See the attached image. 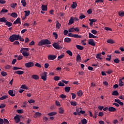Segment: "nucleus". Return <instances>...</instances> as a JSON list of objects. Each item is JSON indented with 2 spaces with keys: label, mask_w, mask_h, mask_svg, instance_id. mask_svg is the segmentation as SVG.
I'll return each instance as SVG.
<instances>
[{
  "label": "nucleus",
  "mask_w": 124,
  "mask_h": 124,
  "mask_svg": "<svg viewBox=\"0 0 124 124\" xmlns=\"http://www.w3.org/2000/svg\"><path fill=\"white\" fill-rule=\"evenodd\" d=\"M21 3L23 7H25V6L27 5V2H26V0H21Z\"/></svg>",
  "instance_id": "nucleus-27"
},
{
  "label": "nucleus",
  "mask_w": 124,
  "mask_h": 124,
  "mask_svg": "<svg viewBox=\"0 0 124 124\" xmlns=\"http://www.w3.org/2000/svg\"><path fill=\"white\" fill-rule=\"evenodd\" d=\"M55 104L57 106H58L59 107H61V104H60V102L58 101H56Z\"/></svg>",
  "instance_id": "nucleus-57"
},
{
  "label": "nucleus",
  "mask_w": 124,
  "mask_h": 124,
  "mask_svg": "<svg viewBox=\"0 0 124 124\" xmlns=\"http://www.w3.org/2000/svg\"><path fill=\"white\" fill-rule=\"evenodd\" d=\"M55 115H57L56 112H51L50 113H48V116H55Z\"/></svg>",
  "instance_id": "nucleus-37"
},
{
  "label": "nucleus",
  "mask_w": 124,
  "mask_h": 124,
  "mask_svg": "<svg viewBox=\"0 0 124 124\" xmlns=\"http://www.w3.org/2000/svg\"><path fill=\"white\" fill-rule=\"evenodd\" d=\"M8 93L11 96H15V94L13 93V91L12 90H9L8 91Z\"/></svg>",
  "instance_id": "nucleus-23"
},
{
  "label": "nucleus",
  "mask_w": 124,
  "mask_h": 124,
  "mask_svg": "<svg viewBox=\"0 0 124 124\" xmlns=\"http://www.w3.org/2000/svg\"><path fill=\"white\" fill-rule=\"evenodd\" d=\"M62 25H61V23L59 22L58 20L56 21V29H58L59 30V29H61Z\"/></svg>",
  "instance_id": "nucleus-14"
},
{
  "label": "nucleus",
  "mask_w": 124,
  "mask_h": 124,
  "mask_svg": "<svg viewBox=\"0 0 124 124\" xmlns=\"http://www.w3.org/2000/svg\"><path fill=\"white\" fill-rule=\"evenodd\" d=\"M64 91H65V92H66V93H69V92L70 91V87H67V86L65 87Z\"/></svg>",
  "instance_id": "nucleus-25"
},
{
  "label": "nucleus",
  "mask_w": 124,
  "mask_h": 124,
  "mask_svg": "<svg viewBox=\"0 0 124 124\" xmlns=\"http://www.w3.org/2000/svg\"><path fill=\"white\" fill-rule=\"evenodd\" d=\"M57 59V55L50 54L47 56V60L48 61H54Z\"/></svg>",
  "instance_id": "nucleus-4"
},
{
  "label": "nucleus",
  "mask_w": 124,
  "mask_h": 124,
  "mask_svg": "<svg viewBox=\"0 0 124 124\" xmlns=\"http://www.w3.org/2000/svg\"><path fill=\"white\" fill-rule=\"evenodd\" d=\"M5 25L6 26H7V27H11V26H12L11 22L7 21V20L5 22Z\"/></svg>",
  "instance_id": "nucleus-31"
},
{
  "label": "nucleus",
  "mask_w": 124,
  "mask_h": 124,
  "mask_svg": "<svg viewBox=\"0 0 124 124\" xmlns=\"http://www.w3.org/2000/svg\"><path fill=\"white\" fill-rule=\"evenodd\" d=\"M14 120H15L16 123V124H18V123H19V122H20V117H19V116H18V115H16L14 117Z\"/></svg>",
  "instance_id": "nucleus-11"
},
{
  "label": "nucleus",
  "mask_w": 124,
  "mask_h": 124,
  "mask_svg": "<svg viewBox=\"0 0 124 124\" xmlns=\"http://www.w3.org/2000/svg\"><path fill=\"white\" fill-rule=\"evenodd\" d=\"M106 73H107L108 74H111V73H113V70L109 69L106 72Z\"/></svg>",
  "instance_id": "nucleus-54"
},
{
  "label": "nucleus",
  "mask_w": 124,
  "mask_h": 124,
  "mask_svg": "<svg viewBox=\"0 0 124 124\" xmlns=\"http://www.w3.org/2000/svg\"><path fill=\"white\" fill-rule=\"evenodd\" d=\"M41 79L44 81H46V80H47V72H44L42 74Z\"/></svg>",
  "instance_id": "nucleus-6"
},
{
  "label": "nucleus",
  "mask_w": 124,
  "mask_h": 124,
  "mask_svg": "<svg viewBox=\"0 0 124 124\" xmlns=\"http://www.w3.org/2000/svg\"><path fill=\"white\" fill-rule=\"evenodd\" d=\"M88 44H89V45H92V46H95L94 40L93 39H90L88 40Z\"/></svg>",
  "instance_id": "nucleus-7"
},
{
  "label": "nucleus",
  "mask_w": 124,
  "mask_h": 124,
  "mask_svg": "<svg viewBox=\"0 0 124 124\" xmlns=\"http://www.w3.org/2000/svg\"><path fill=\"white\" fill-rule=\"evenodd\" d=\"M89 38H97V36H94L91 33H89Z\"/></svg>",
  "instance_id": "nucleus-18"
},
{
  "label": "nucleus",
  "mask_w": 124,
  "mask_h": 124,
  "mask_svg": "<svg viewBox=\"0 0 124 124\" xmlns=\"http://www.w3.org/2000/svg\"><path fill=\"white\" fill-rule=\"evenodd\" d=\"M108 111L109 112H116L117 111V109L113 107H109L108 108Z\"/></svg>",
  "instance_id": "nucleus-9"
},
{
  "label": "nucleus",
  "mask_w": 124,
  "mask_h": 124,
  "mask_svg": "<svg viewBox=\"0 0 124 124\" xmlns=\"http://www.w3.org/2000/svg\"><path fill=\"white\" fill-rule=\"evenodd\" d=\"M7 21V20H6V18L4 17L0 18V23H6Z\"/></svg>",
  "instance_id": "nucleus-16"
},
{
  "label": "nucleus",
  "mask_w": 124,
  "mask_h": 124,
  "mask_svg": "<svg viewBox=\"0 0 124 124\" xmlns=\"http://www.w3.org/2000/svg\"><path fill=\"white\" fill-rule=\"evenodd\" d=\"M60 78L59 76H55L54 78V80H55V81H59Z\"/></svg>",
  "instance_id": "nucleus-51"
},
{
  "label": "nucleus",
  "mask_w": 124,
  "mask_h": 124,
  "mask_svg": "<svg viewBox=\"0 0 124 124\" xmlns=\"http://www.w3.org/2000/svg\"><path fill=\"white\" fill-rule=\"evenodd\" d=\"M15 73H16V74H18V75H22V74H24V72L23 71H16L15 72Z\"/></svg>",
  "instance_id": "nucleus-19"
},
{
  "label": "nucleus",
  "mask_w": 124,
  "mask_h": 124,
  "mask_svg": "<svg viewBox=\"0 0 124 124\" xmlns=\"http://www.w3.org/2000/svg\"><path fill=\"white\" fill-rule=\"evenodd\" d=\"M71 95L72 99H75V98H76V94H75V93H71Z\"/></svg>",
  "instance_id": "nucleus-50"
},
{
  "label": "nucleus",
  "mask_w": 124,
  "mask_h": 124,
  "mask_svg": "<svg viewBox=\"0 0 124 124\" xmlns=\"http://www.w3.org/2000/svg\"><path fill=\"white\" fill-rule=\"evenodd\" d=\"M77 94L78 96L81 97L82 96V94H83V91L82 90H79L78 93Z\"/></svg>",
  "instance_id": "nucleus-29"
},
{
  "label": "nucleus",
  "mask_w": 124,
  "mask_h": 124,
  "mask_svg": "<svg viewBox=\"0 0 124 124\" xmlns=\"http://www.w3.org/2000/svg\"><path fill=\"white\" fill-rule=\"evenodd\" d=\"M31 78L34 79V80H38L39 79V76L37 75H33L31 76Z\"/></svg>",
  "instance_id": "nucleus-12"
},
{
  "label": "nucleus",
  "mask_w": 124,
  "mask_h": 124,
  "mask_svg": "<svg viewBox=\"0 0 124 124\" xmlns=\"http://www.w3.org/2000/svg\"><path fill=\"white\" fill-rule=\"evenodd\" d=\"M58 86H59V87H64V86H65V85H64L63 83H62L61 81H60L59 83L58 84Z\"/></svg>",
  "instance_id": "nucleus-43"
},
{
  "label": "nucleus",
  "mask_w": 124,
  "mask_h": 124,
  "mask_svg": "<svg viewBox=\"0 0 124 124\" xmlns=\"http://www.w3.org/2000/svg\"><path fill=\"white\" fill-rule=\"evenodd\" d=\"M107 57H108L109 58H106V61H108V62H110L111 61V59L112 58V56L111 55H108Z\"/></svg>",
  "instance_id": "nucleus-48"
},
{
  "label": "nucleus",
  "mask_w": 124,
  "mask_h": 124,
  "mask_svg": "<svg viewBox=\"0 0 124 124\" xmlns=\"http://www.w3.org/2000/svg\"><path fill=\"white\" fill-rule=\"evenodd\" d=\"M68 33V31L66 30H64V31H63L64 35H67Z\"/></svg>",
  "instance_id": "nucleus-62"
},
{
  "label": "nucleus",
  "mask_w": 124,
  "mask_h": 124,
  "mask_svg": "<svg viewBox=\"0 0 124 124\" xmlns=\"http://www.w3.org/2000/svg\"><path fill=\"white\" fill-rule=\"evenodd\" d=\"M81 123L82 124H88V122H87V119H83L81 120Z\"/></svg>",
  "instance_id": "nucleus-39"
},
{
  "label": "nucleus",
  "mask_w": 124,
  "mask_h": 124,
  "mask_svg": "<svg viewBox=\"0 0 124 124\" xmlns=\"http://www.w3.org/2000/svg\"><path fill=\"white\" fill-rule=\"evenodd\" d=\"M23 56H24V57H29V56H30V53H28L27 52H23L22 53Z\"/></svg>",
  "instance_id": "nucleus-40"
},
{
  "label": "nucleus",
  "mask_w": 124,
  "mask_h": 124,
  "mask_svg": "<svg viewBox=\"0 0 124 124\" xmlns=\"http://www.w3.org/2000/svg\"><path fill=\"white\" fill-rule=\"evenodd\" d=\"M24 12L25 13V16L26 17H28V16H30V14H31V11H25Z\"/></svg>",
  "instance_id": "nucleus-34"
},
{
  "label": "nucleus",
  "mask_w": 124,
  "mask_h": 124,
  "mask_svg": "<svg viewBox=\"0 0 124 124\" xmlns=\"http://www.w3.org/2000/svg\"><path fill=\"white\" fill-rule=\"evenodd\" d=\"M112 95H119V92H118L117 91H114L112 93Z\"/></svg>",
  "instance_id": "nucleus-33"
},
{
  "label": "nucleus",
  "mask_w": 124,
  "mask_h": 124,
  "mask_svg": "<svg viewBox=\"0 0 124 124\" xmlns=\"http://www.w3.org/2000/svg\"><path fill=\"white\" fill-rule=\"evenodd\" d=\"M45 68H48V67H49V63H46L45 64V66H44Z\"/></svg>",
  "instance_id": "nucleus-64"
},
{
  "label": "nucleus",
  "mask_w": 124,
  "mask_h": 124,
  "mask_svg": "<svg viewBox=\"0 0 124 124\" xmlns=\"http://www.w3.org/2000/svg\"><path fill=\"white\" fill-rule=\"evenodd\" d=\"M74 31V28H71L69 29V32H73Z\"/></svg>",
  "instance_id": "nucleus-59"
},
{
  "label": "nucleus",
  "mask_w": 124,
  "mask_h": 124,
  "mask_svg": "<svg viewBox=\"0 0 124 124\" xmlns=\"http://www.w3.org/2000/svg\"><path fill=\"white\" fill-rule=\"evenodd\" d=\"M82 37L81 35H79L78 34H74V38H81Z\"/></svg>",
  "instance_id": "nucleus-36"
},
{
  "label": "nucleus",
  "mask_w": 124,
  "mask_h": 124,
  "mask_svg": "<svg viewBox=\"0 0 124 124\" xmlns=\"http://www.w3.org/2000/svg\"><path fill=\"white\" fill-rule=\"evenodd\" d=\"M96 59H98V60H102V58H101V53H99L96 55Z\"/></svg>",
  "instance_id": "nucleus-30"
},
{
  "label": "nucleus",
  "mask_w": 124,
  "mask_h": 124,
  "mask_svg": "<svg viewBox=\"0 0 124 124\" xmlns=\"http://www.w3.org/2000/svg\"><path fill=\"white\" fill-rule=\"evenodd\" d=\"M34 63L33 62H30L25 63V67L27 68H30L34 66Z\"/></svg>",
  "instance_id": "nucleus-5"
},
{
  "label": "nucleus",
  "mask_w": 124,
  "mask_h": 124,
  "mask_svg": "<svg viewBox=\"0 0 124 124\" xmlns=\"http://www.w3.org/2000/svg\"><path fill=\"white\" fill-rule=\"evenodd\" d=\"M66 53L67 54H68V55L69 56H72V55H73V54L72 53V52H71V51H70V50H67V51H66Z\"/></svg>",
  "instance_id": "nucleus-38"
},
{
  "label": "nucleus",
  "mask_w": 124,
  "mask_h": 124,
  "mask_svg": "<svg viewBox=\"0 0 124 124\" xmlns=\"http://www.w3.org/2000/svg\"><path fill=\"white\" fill-rule=\"evenodd\" d=\"M8 97L7 95H3L0 98V100H4V99H6Z\"/></svg>",
  "instance_id": "nucleus-35"
},
{
  "label": "nucleus",
  "mask_w": 124,
  "mask_h": 124,
  "mask_svg": "<svg viewBox=\"0 0 124 124\" xmlns=\"http://www.w3.org/2000/svg\"><path fill=\"white\" fill-rule=\"evenodd\" d=\"M19 34H13L9 37V39L11 42H14L15 40H19Z\"/></svg>",
  "instance_id": "nucleus-2"
},
{
  "label": "nucleus",
  "mask_w": 124,
  "mask_h": 124,
  "mask_svg": "<svg viewBox=\"0 0 124 124\" xmlns=\"http://www.w3.org/2000/svg\"><path fill=\"white\" fill-rule=\"evenodd\" d=\"M29 51V48L27 47H22L20 49V53L23 54V53H26L27 52Z\"/></svg>",
  "instance_id": "nucleus-8"
},
{
  "label": "nucleus",
  "mask_w": 124,
  "mask_h": 124,
  "mask_svg": "<svg viewBox=\"0 0 124 124\" xmlns=\"http://www.w3.org/2000/svg\"><path fill=\"white\" fill-rule=\"evenodd\" d=\"M64 42H66L67 43H69L71 42V39L70 38L66 37L64 38Z\"/></svg>",
  "instance_id": "nucleus-17"
},
{
  "label": "nucleus",
  "mask_w": 124,
  "mask_h": 124,
  "mask_svg": "<svg viewBox=\"0 0 124 124\" xmlns=\"http://www.w3.org/2000/svg\"><path fill=\"white\" fill-rule=\"evenodd\" d=\"M97 114H98L97 111H95L94 114V115L93 116V118L94 119H96V116H97Z\"/></svg>",
  "instance_id": "nucleus-60"
},
{
  "label": "nucleus",
  "mask_w": 124,
  "mask_h": 124,
  "mask_svg": "<svg viewBox=\"0 0 124 124\" xmlns=\"http://www.w3.org/2000/svg\"><path fill=\"white\" fill-rule=\"evenodd\" d=\"M64 55L61 54V55H60L58 57V60H59L60 59H62L63 58H64Z\"/></svg>",
  "instance_id": "nucleus-58"
},
{
  "label": "nucleus",
  "mask_w": 124,
  "mask_h": 124,
  "mask_svg": "<svg viewBox=\"0 0 124 124\" xmlns=\"http://www.w3.org/2000/svg\"><path fill=\"white\" fill-rule=\"evenodd\" d=\"M86 113V111L85 110H80L79 112H78V116H80V115H81V114L82 115H84V114H85Z\"/></svg>",
  "instance_id": "nucleus-26"
},
{
  "label": "nucleus",
  "mask_w": 124,
  "mask_h": 124,
  "mask_svg": "<svg viewBox=\"0 0 124 124\" xmlns=\"http://www.w3.org/2000/svg\"><path fill=\"white\" fill-rule=\"evenodd\" d=\"M60 97L61 98H62V99H64V98H66V95L63 94H62L61 95H60Z\"/></svg>",
  "instance_id": "nucleus-55"
},
{
  "label": "nucleus",
  "mask_w": 124,
  "mask_h": 124,
  "mask_svg": "<svg viewBox=\"0 0 124 124\" xmlns=\"http://www.w3.org/2000/svg\"><path fill=\"white\" fill-rule=\"evenodd\" d=\"M1 75H2V76H3L4 77H5V76L7 75V73H6V72L2 71L1 72Z\"/></svg>",
  "instance_id": "nucleus-44"
},
{
  "label": "nucleus",
  "mask_w": 124,
  "mask_h": 124,
  "mask_svg": "<svg viewBox=\"0 0 124 124\" xmlns=\"http://www.w3.org/2000/svg\"><path fill=\"white\" fill-rule=\"evenodd\" d=\"M41 113L37 112L35 113V115H34V118H37V117H41Z\"/></svg>",
  "instance_id": "nucleus-22"
},
{
  "label": "nucleus",
  "mask_w": 124,
  "mask_h": 124,
  "mask_svg": "<svg viewBox=\"0 0 124 124\" xmlns=\"http://www.w3.org/2000/svg\"><path fill=\"white\" fill-rule=\"evenodd\" d=\"M71 6L73 9L76 8L77 7V3L76 2H73Z\"/></svg>",
  "instance_id": "nucleus-20"
},
{
  "label": "nucleus",
  "mask_w": 124,
  "mask_h": 124,
  "mask_svg": "<svg viewBox=\"0 0 124 124\" xmlns=\"http://www.w3.org/2000/svg\"><path fill=\"white\" fill-rule=\"evenodd\" d=\"M11 16L13 18H17V17H18V16L17 15V13H12L11 14Z\"/></svg>",
  "instance_id": "nucleus-24"
},
{
  "label": "nucleus",
  "mask_w": 124,
  "mask_h": 124,
  "mask_svg": "<svg viewBox=\"0 0 124 124\" xmlns=\"http://www.w3.org/2000/svg\"><path fill=\"white\" fill-rule=\"evenodd\" d=\"M23 59V56L22 55H19L17 57V60L18 61H20V60H22Z\"/></svg>",
  "instance_id": "nucleus-63"
},
{
  "label": "nucleus",
  "mask_w": 124,
  "mask_h": 124,
  "mask_svg": "<svg viewBox=\"0 0 124 124\" xmlns=\"http://www.w3.org/2000/svg\"><path fill=\"white\" fill-rule=\"evenodd\" d=\"M51 44V41L48 39L41 40L38 44L39 46H43V45H50Z\"/></svg>",
  "instance_id": "nucleus-1"
},
{
  "label": "nucleus",
  "mask_w": 124,
  "mask_h": 124,
  "mask_svg": "<svg viewBox=\"0 0 124 124\" xmlns=\"http://www.w3.org/2000/svg\"><path fill=\"white\" fill-rule=\"evenodd\" d=\"M2 12H3L4 13H7V12H8V10L5 9H2L0 13H1Z\"/></svg>",
  "instance_id": "nucleus-53"
},
{
  "label": "nucleus",
  "mask_w": 124,
  "mask_h": 124,
  "mask_svg": "<svg viewBox=\"0 0 124 124\" xmlns=\"http://www.w3.org/2000/svg\"><path fill=\"white\" fill-rule=\"evenodd\" d=\"M119 15L121 17H124V12H119Z\"/></svg>",
  "instance_id": "nucleus-49"
},
{
  "label": "nucleus",
  "mask_w": 124,
  "mask_h": 124,
  "mask_svg": "<svg viewBox=\"0 0 124 124\" xmlns=\"http://www.w3.org/2000/svg\"><path fill=\"white\" fill-rule=\"evenodd\" d=\"M113 61L115 63H119L120 62V60L118 58H116L115 59L113 60Z\"/></svg>",
  "instance_id": "nucleus-46"
},
{
  "label": "nucleus",
  "mask_w": 124,
  "mask_h": 124,
  "mask_svg": "<svg viewBox=\"0 0 124 124\" xmlns=\"http://www.w3.org/2000/svg\"><path fill=\"white\" fill-rule=\"evenodd\" d=\"M70 104L72 106H76V105H77V103H76L75 101H71L70 102Z\"/></svg>",
  "instance_id": "nucleus-41"
},
{
  "label": "nucleus",
  "mask_w": 124,
  "mask_h": 124,
  "mask_svg": "<svg viewBox=\"0 0 124 124\" xmlns=\"http://www.w3.org/2000/svg\"><path fill=\"white\" fill-rule=\"evenodd\" d=\"M73 23H74V17H71L69 23H68V25H72V24H73Z\"/></svg>",
  "instance_id": "nucleus-13"
},
{
  "label": "nucleus",
  "mask_w": 124,
  "mask_h": 124,
  "mask_svg": "<svg viewBox=\"0 0 124 124\" xmlns=\"http://www.w3.org/2000/svg\"><path fill=\"white\" fill-rule=\"evenodd\" d=\"M16 112H17V113H18V114H23V113H24V110H23V109H17L16 110Z\"/></svg>",
  "instance_id": "nucleus-45"
},
{
  "label": "nucleus",
  "mask_w": 124,
  "mask_h": 124,
  "mask_svg": "<svg viewBox=\"0 0 124 124\" xmlns=\"http://www.w3.org/2000/svg\"><path fill=\"white\" fill-rule=\"evenodd\" d=\"M14 24L16 25V24H21V18L18 17L14 22Z\"/></svg>",
  "instance_id": "nucleus-10"
},
{
  "label": "nucleus",
  "mask_w": 124,
  "mask_h": 124,
  "mask_svg": "<svg viewBox=\"0 0 124 124\" xmlns=\"http://www.w3.org/2000/svg\"><path fill=\"white\" fill-rule=\"evenodd\" d=\"M107 42L109 44H114L115 41L113 40V39H109L107 40Z\"/></svg>",
  "instance_id": "nucleus-15"
},
{
  "label": "nucleus",
  "mask_w": 124,
  "mask_h": 124,
  "mask_svg": "<svg viewBox=\"0 0 124 124\" xmlns=\"http://www.w3.org/2000/svg\"><path fill=\"white\" fill-rule=\"evenodd\" d=\"M63 112H64V110H63V109H62V108H59V114H63Z\"/></svg>",
  "instance_id": "nucleus-28"
},
{
  "label": "nucleus",
  "mask_w": 124,
  "mask_h": 124,
  "mask_svg": "<svg viewBox=\"0 0 124 124\" xmlns=\"http://www.w3.org/2000/svg\"><path fill=\"white\" fill-rule=\"evenodd\" d=\"M104 0H96L95 1L96 3H102L103 2Z\"/></svg>",
  "instance_id": "nucleus-52"
},
{
  "label": "nucleus",
  "mask_w": 124,
  "mask_h": 124,
  "mask_svg": "<svg viewBox=\"0 0 124 124\" xmlns=\"http://www.w3.org/2000/svg\"><path fill=\"white\" fill-rule=\"evenodd\" d=\"M76 47L78 49V50H83L84 49V47L80 45H77Z\"/></svg>",
  "instance_id": "nucleus-32"
},
{
  "label": "nucleus",
  "mask_w": 124,
  "mask_h": 124,
  "mask_svg": "<svg viewBox=\"0 0 124 124\" xmlns=\"http://www.w3.org/2000/svg\"><path fill=\"white\" fill-rule=\"evenodd\" d=\"M91 32L92 33H93V34H96V33H97V31H96V30H92Z\"/></svg>",
  "instance_id": "nucleus-56"
},
{
  "label": "nucleus",
  "mask_w": 124,
  "mask_h": 124,
  "mask_svg": "<svg viewBox=\"0 0 124 124\" xmlns=\"http://www.w3.org/2000/svg\"><path fill=\"white\" fill-rule=\"evenodd\" d=\"M47 5H42V10H43V11H47Z\"/></svg>",
  "instance_id": "nucleus-21"
},
{
  "label": "nucleus",
  "mask_w": 124,
  "mask_h": 124,
  "mask_svg": "<svg viewBox=\"0 0 124 124\" xmlns=\"http://www.w3.org/2000/svg\"><path fill=\"white\" fill-rule=\"evenodd\" d=\"M53 35L54 37H55V39H58V34L57 33V32H54L53 33Z\"/></svg>",
  "instance_id": "nucleus-47"
},
{
  "label": "nucleus",
  "mask_w": 124,
  "mask_h": 124,
  "mask_svg": "<svg viewBox=\"0 0 124 124\" xmlns=\"http://www.w3.org/2000/svg\"><path fill=\"white\" fill-rule=\"evenodd\" d=\"M52 46L56 49V50H62V46L57 44V43H54L52 44Z\"/></svg>",
  "instance_id": "nucleus-3"
},
{
  "label": "nucleus",
  "mask_w": 124,
  "mask_h": 124,
  "mask_svg": "<svg viewBox=\"0 0 124 124\" xmlns=\"http://www.w3.org/2000/svg\"><path fill=\"white\" fill-rule=\"evenodd\" d=\"M3 120L4 121L5 124H9V121H8V120H7L5 118H4V119Z\"/></svg>",
  "instance_id": "nucleus-61"
},
{
  "label": "nucleus",
  "mask_w": 124,
  "mask_h": 124,
  "mask_svg": "<svg viewBox=\"0 0 124 124\" xmlns=\"http://www.w3.org/2000/svg\"><path fill=\"white\" fill-rule=\"evenodd\" d=\"M119 85L120 86V87H123V86H124V82H123V81H122V79L119 80Z\"/></svg>",
  "instance_id": "nucleus-42"
}]
</instances>
